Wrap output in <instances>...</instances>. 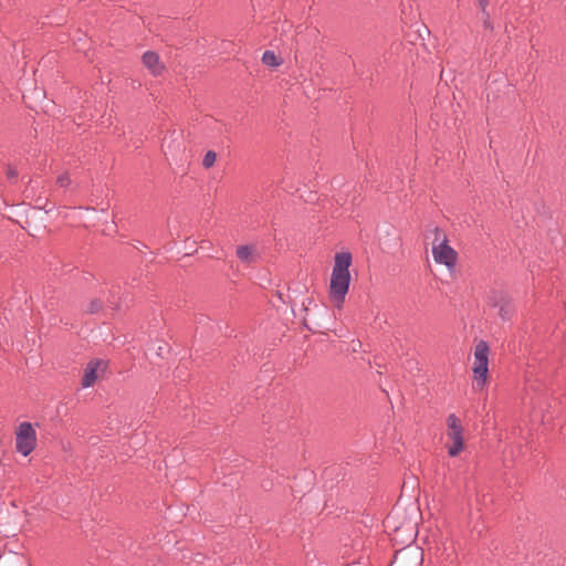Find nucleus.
Listing matches in <instances>:
<instances>
[{"instance_id":"nucleus-8","label":"nucleus","mask_w":566,"mask_h":566,"mask_svg":"<svg viewBox=\"0 0 566 566\" xmlns=\"http://www.w3.org/2000/svg\"><path fill=\"white\" fill-rule=\"evenodd\" d=\"M142 63L154 76H160L166 71L165 63L155 51H146L142 55Z\"/></svg>"},{"instance_id":"nucleus-13","label":"nucleus","mask_w":566,"mask_h":566,"mask_svg":"<svg viewBox=\"0 0 566 566\" xmlns=\"http://www.w3.org/2000/svg\"><path fill=\"white\" fill-rule=\"evenodd\" d=\"M102 308V303L98 300H93L87 306L90 313H96Z\"/></svg>"},{"instance_id":"nucleus-12","label":"nucleus","mask_w":566,"mask_h":566,"mask_svg":"<svg viewBox=\"0 0 566 566\" xmlns=\"http://www.w3.org/2000/svg\"><path fill=\"white\" fill-rule=\"evenodd\" d=\"M56 182L60 187L66 188L71 185V178L69 174H62L61 176L57 177Z\"/></svg>"},{"instance_id":"nucleus-3","label":"nucleus","mask_w":566,"mask_h":566,"mask_svg":"<svg viewBox=\"0 0 566 566\" xmlns=\"http://www.w3.org/2000/svg\"><path fill=\"white\" fill-rule=\"evenodd\" d=\"M489 345L484 340H480L474 347L473 377L475 387L483 389L488 381L489 373Z\"/></svg>"},{"instance_id":"nucleus-14","label":"nucleus","mask_w":566,"mask_h":566,"mask_svg":"<svg viewBox=\"0 0 566 566\" xmlns=\"http://www.w3.org/2000/svg\"><path fill=\"white\" fill-rule=\"evenodd\" d=\"M7 177H8L9 179H15V178L18 177V171H17L14 168L9 167V168L7 169Z\"/></svg>"},{"instance_id":"nucleus-9","label":"nucleus","mask_w":566,"mask_h":566,"mask_svg":"<svg viewBox=\"0 0 566 566\" xmlns=\"http://www.w3.org/2000/svg\"><path fill=\"white\" fill-rule=\"evenodd\" d=\"M237 256L239 260L247 264L255 263L259 258V251L256 245L254 244H245V245H239L237 248Z\"/></svg>"},{"instance_id":"nucleus-7","label":"nucleus","mask_w":566,"mask_h":566,"mask_svg":"<svg viewBox=\"0 0 566 566\" xmlns=\"http://www.w3.org/2000/svg\"><path fill=\"white\" fill-rule=\"evenodd\" d=\"M489 304L499 308L497 314L503 321H507L512 317L513 306L503 293L493 292L489 298Z\"/></svg>"},{"instance_id":"nucleus-16","label":"nucleus","mask_w":566,"mask_h":566,"mask_svg":"<svg viewBox=\"0 0 566 566\" xmlns=\"http://www.w3.org/2000/svg\"><path fill=\"white\" fill-rule=\"evenodd\" d=\"M484 25H485L486 28H491V24H490V15H489V13H486V14H485Z\"/></svg>"},{"instance_id":"nucleus-6","label":"nucleus","mask_w":566,"mask_h":566,"mask_svg":"<svg viewBox=\"0 0 566 566\" xmlns=\"http://www.w3.org/2000/svg\"><path fill=\"white\" fill-rule=\"evenodd\" d=\"M107 361L104 359H92L84 368L82 386L84 388L92 387L98 379L103 378L106 369Z\"/></svg>"},{"instance_id":"nucleus-15","label":"nucleus","mask_w":566,"mask_h":566,"mask_svg":"<svg viewBox=\"0 0 566 566\" xmlns=\"http://www.w3.org/2000/svg\"><path fill=\"white\" fill-rule=\"evenodd\" d=\"M478 4H479V7H480L481 11H482L484 14H486V13H488V12H486L488 0H479V1H478Z\"/></svg>"},{"instance_id":"nucleus-5","label":"nucleus","mask_w":566,"mask_h":566,"mask_svg":"<svg viewBox=\"0 0 566 566\" xmlns=\"http://www.w3.org/2000/svg\"><path fill=\"white\" fill-rule=\"evenodd\" d=\"M15 450L28 457L36 447L38 437L36 431L32 423L30 422H21L15 428Z\"/></svg>"},{"instance_id":"nucleus-11","label":"nucleus","mask_w":566,"mask_h":566,"mask_svg":"<svg viewBox=\"0 0 566 566\" xmlns=\"http://www.w3.org/2000/svg\"><path fill=\"white\" fill-rule=\"evenodd\" d=\"M217 160V154L213 150H209L206 153L203 159H202V166L205 168H211Z\"/></svg>"},{"instance_id":"nucleus-1","label":"nucleus","mask_w":566,"mask_h":566,"mask_svg":"<svg viewBox=\"0 0 566 566\" xmlns=\"http://www.w3.org/2000/svg\"><path fill=\"white\" fill-rule=\"evenodd\" d=\"M352 264V254L349 252L336 253L329 283V300L336 306L340 307L345 301L350 284L349 266Z\"/></svg>"},{"instance_id":"nucleus-2","label":"nucleus","mask_w":566,"mask_h":566,"mask_svg":"<svg viewBox=\"0 0 566 566\" xmlns=\"http://www.w3.org/2000/svg\"><path fill=\"white\" fill-rule=\"evenodd\" d=\"M432 239V255L436 263L444 265L449 271L454 270L458 262V252L449 244L444 231L434 228Z\"/></svg>"},{"instance_id":"nucleus-10","label":"nucleus","mask_w":566,"mask_h":566,"mask_svg":"<svg viewBox=\"0 0 566 566\" xmlns=\"http://www.w3.org/2000/svg\"><path fill=\"white\" fill-rule=\"evenodd\" d=\"M262 63L268 66L277 67L283 63V60L273 51H265L262 55Z\"/></svg>"},{"instance_id":"nucleus-4","label":"nucleus","mask_w":566,"mask_h":566,"mask_svg":"<svg viewBox=\"0 0 566 566\" xmlns=\"http://www.w3.org/2000/svg\"><path fill=\"white\" fill-rule=\"evenodd\" d=\"M447 436L450 440V443L447 444L448 454L454 458L464 449L463 427L461 420L454 413L447 418Z\"/></svg>"}]
</instances>
